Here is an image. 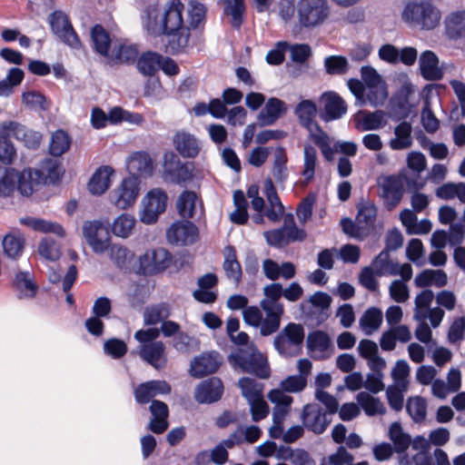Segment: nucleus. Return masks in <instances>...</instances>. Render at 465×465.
I'll return each mask as SVG.
<instances>
[{"mask_svg":"<svg viewBox=\"0 0 465 465\" xmlns=\"http://www.w3.org/2000/svg\"><path fill=\"white\" fill-rule=\"evenodd\" d=\"M125 166L133 177L151 176L154 170L153 160L145 151H136L130 153L125 160Z\"/></svg>","mask_w":465,"mask_h":465,"instance_id":"obj_20","label":"nucleus"},{"mask_svg":"<svg viewBox=\"0 0 465 465\" xmlns=\"http://www.w3.org/2000/svg\"><path fill=\"white\" fill-rule=\"evenodd\" d=\"M375 273L382 275H401L404 281H410L412 276V268L409 263L399 264L390 259L389 252L382 251L371 263Z\"/></svg>","mask_w":465,"mask_h":465,"instance_id":"obj_15","label":"nucleus"},{"mask_svg":"<svg viewBox=\"0 0 465 465\" xmlns=\"http://www.w3.org/2000/svg\"><path fill=\"white\" fill-rule=\"evenodd\" d=\"M406 409L411 419L416 422L422 421L426 418L427 402L422 397L415 396L410 398Z\"/></svg>","mask_w":465,"mask_h":465,"instance_id":"obj_63","label":"nucleus"},{"mask_svg":"<svg viewBox=\"0 0 465 465\" xmlns=\"http://www.w3.org/2000/svg\"><path fill=\"white\" fill-rule=\"evenodd\" d=\"M405 177L401 174L381 175L377 180L379 195L388 210L394 209L404 193Z\"/></svg>","mask_w":465,"mask_h":465,"instance_id":"obj_9","label":"nucleus"},{"mask_svg":"<svg viewBox=\"0 0 465 465\" xmlns=\"http://www.w3.org/2000/svg\"><path fill=\"white\" fill-rule=\"evenodd\" d=\"M83 235L95 253H104L108 250L110 238L101 222H85L83 224Z\"/></svg>","mask_w":465,"mask_h":465,"instance_id":"obj_16","label":"nucleus"},{"mask_svg":"<svg viewBox=\"0 0 465 465\" xmlns=\"http://www.w3.org/2000/svg\"><path fill=\"white\" fill-rule=\"evenodd\" d=\"M7 123L13 136L18 141L23 142L27 148L35 149L40 145L42 140L40 133L28 129L17 122L7 121Z\"/></svg>","mask_w":465,"mask_h":465,"instance_id":"obj_34","label":"nucleus"},{"mask_svg":"<svg viewBox=\"0 0 465 465\" xmlns=\"http://www.w3.org/2000/svg\"><path fill=\"white\" fill-rule=\"evenodd\" d=\"M361 80L365 86V104L373 107L384 104L389 96L388 86L382 76L371 66H362Z\"/></svg>","mask_w":465,"mask_h":465,"instance_id":"obj_7","label":"nucleus"},{"mask_svg":"<svg viewBox=\"0 0 465 465\" xmlns=\"http://www.w3.org/2000/svg\"><path fill=\"white\" fill-rule=\"evenodd\" d=\"M137 69L145 76L153 75L161 67V54L154 52H146L137 59Z\"/></svg>","mask_w":465,"mask_h":465,"instance_id":"obj_48","label":"nucleus"},{"mask_svg":"<svg viewBox=\"0 0 465 465\" xmlns=\"http://www.w3.org/2000/svg\"><path fill=\"white\" fill-rule=\"evenodd\" d=\"M419 66L420 74L426 80L441 79L443 73L439 66V58L434 52L427 50L421 53L419 58Z\"/></svg>","mask_w":465,"mask_h":465,"instance_id":"obj_29","label":"nucleus"},{"mask_svg":"<svg viewBox=\"0 0 465 465\" xmlns=\"http://www.w3.org/2000/svg\"><path fill=\"white\" fill-rule=\"evenodd\" d=\"M294 114L297 116L300 124L304 128L317 123L315 121L317 106L312 100H302L296 105Z\"/></svg>","mask_w":465,"mask_h":465,"instance_id":"obj_44","label":"nucleus"},{"mask_svg":"<svg viewBox=\"0 0 465 465\" xmlns=\"http://www.w3.org/2000/svg\"><path fill=\"white\" fill-rule=\"evenodd\" d=\"M2 247L5 255L15 259L24 251L25 238L20 232H9L3 238Z\"/></svg>","mask_w":465,"mask_h":465,"instance_id":"obj_43","label":"nucleus"},{"mask_svg":"<svg viewBox=\"0 0 465 465\" xmlns=\"http://www.w3.org/2000/svg\"><path fill=\"white\" fill-rule=\"evenodd\" d=\"M223 270L226 276L233 281L235 283H239L242 278V267L237 260L236 251L232 246H226L223 250Z\"/></svg>","mask_w":465,"mask_h":465,"instance_id":"obj_38","label":"nucleus"},{"mask_svg":"<svg viewBox=\"0 0 465 465\" xmlns=\"http://www.w3.org/2000/svg\"><path fill=\"white\" fill-rule=\"evenodd\" d=\"M264 190L269 203V207L266 210L265 215L273 223L279 222L283 215L284 207L271 179L264 181Z\"/></svg>","mask_w":465,"mask_h":465,"instance_id":"obj_30","label":"nucleus"},{"mask_svg":"<svg viewBox=\"0 0 465 465\" xmlns=\"http://www.w3.org/2000/svg\"><path fill=\"white\" fill-rule=\"evenodd\" d=\"M389 436L398 453L405 451L411 444V437L403 431L399 422H393L391 425Z\"/></svg>","mask_w":465,"mask_h":465,"instance_id":"obj_57","label":"nucleus"},{"mask_svg":"<svg viewBox=\"0 0 465 465\" xmlns=\"http://www.w3.org/2000/svg\"><path fill=\"white\" fill-rule=\"evenodd\" d=\"M434 294L430 290H424L415 297L413 319L415 321H422L427 319L428 311L433 301Z\"/></svg>","mask_w":465,"mask_h":465,"instance_id":"obj_52","label":"nucleus"},{"mask_svg":"<svg viewBox=\"0 0 465 465\" xmlns=\"http://www.w3.org/2000/svg\"><path fill=\"white\" fill-rule=\"evenodd\" d=\"M109 257L115 266L121 270H126L129 268L134 253L128 250L126 247L114 244L109 245Z\"/></svg>","mask_w":465,"mask_h":465,"instance_id":"obj_51","label":"nucleus"},{"mask_svg":"<svg viewBox=\"0 0 465 465\" xmlns=\"http://www.w3.org/2000/svg\"><path fill=\"white\" fill-rule=\"evenodd\" d=\"M224 5V14L231 16L232 26L240 28L245 11L244 0H225Z\"/></svg>","mask_w":465,"mask_h":465,"instance_id":"obj_59","label":"nucleus"},{"mask_svg":"<svg viewBox=\"0 0 465 465\" xmlns=\"http://www.w3.org/2000/svg\"><path fill=\"white\" fill-rule=\"evenodd\" d=\"M163 169L171 180L176 183L188 182L192 179V168L182 163L173 153H166L163 156Z\"/></svg>","mask_w":465,"mask_h":465,"instance_id":"obj_21","label":"nucleus"},{"mask_svg":"<svg viewBox=\"0 0 465 465\" xmlns=\"http://www.w3.org/2000/svg\"><path fill=\"white\" fill-rule=\"evenodd\" d=\"M444 29L448 38L458 40L465 37V10L450 12L444 18Z\"/></svg>","mask_w":465,"mask_h":465,"instance_id":"obj_26","label":"nucleus"},{"mask_svg":"<svg viewBox=\"0 0 465 465\" xmlns=\"http://www.w3.org/2000/svg\"><path fill=\"white\" fill-rule=\"evenodd\" d=\"M184 5L180 0L157 2L147 6L142 15L143 28L153 35H174L171 47L181 51L190 44L191 29H198L205 23L206 8L197 0L188 3V25L183 20Z\"/></svg>","mask_w":465,"mask_h":465,"instance_id":"obj_1","label":"nucleus"},{"mask_svg":"<svg viewBox=\"0 0 465 465\" xmlns=\"http://www.w3.org/2000/svg\"><path fill=\"white\" fill-rule=\"evenodd\" d=\"M304 340V329L301 324L288 323L274 339V347L284 357L298 355Z\"/></svg>","mask_w":465,"mask_h":465,"instance_id":"obj_8","label":"nucleus"},{"mask_svg":"<svg viewBox=\"0 0 465 465\" xmlns=\"http://www.w3.org/2000/svg\"><path fill=\"white\" fill-rule=\"evenodd\" d=\"M239 387L242 395L246 399L247 402L258 400L263 397V384L257 382L251 378H242L239 380Z\"/></svg>","mask_w":465,"mask_h":465,"instance_id":"obj_54","label":"nucleus"},{"mask_svg":"<svg viewBox=\"0 0 465 465\" xmlns=\"http://www.w3.org/2000/svg\"><path fill=\"white\" fill-rule=\"evenodd\" d=\"M18 177L16 189L25 196L31 195L36 187L42 183L41 174L35 173L31 168L25 169L22 173L18 172Z\"/></svg>","mask_w":465,"mask_h":465,"instance_id":"obj_42","label":"nucleus"},{"mask_svg":"<svg viewBox=\"0 0 465 465\" xmlns=\"http://www.w3.org/2000/svg\"><path fill=\"white\" fill-rule=\"evenodd\" d=\"M17 180H19L17 171L13 168H5L0 174V196H10L16 189Z\"/></svg>","mask_w":465,"mask_h":465,"instance_id":"obj_58","label":"nucleus"},{"mask_svg":"<svg viewBox=\"0 0 465 465\" xmlns=\"http://www.w3.org/2000/svg\"><path fill=\"white\" fill-rule=\"evenodd\" d=\"M137 55L138 50L135 46L125 44H114L107 58L114 64H129L134 62Z\"/></svg>","mask_w":465,"mask_h":465,"instance_id":"obj_39","label":"nucleus"},{"mask_svg":"<svg viewBox=\"0 0 465 465\" xmlns=\"http://www.w3.org/2000/svg\"><path fill=\"white\" fill-rule=\"evenodd\" d=\"M168 196L160 188L150 190L142 200L140 220L145 224L154 223L167 206Z\"/></svg>","mask_w":465,"mask_h":465,"instance_id":"obj_11","label":"nucleus"},{"mask_svg":"<svg viewBox=\"0 0 465 465\" xmlns=\"http://www.w3.org/2000/svg\"><path fill=\"white\" fill-rule=\"evenodd\" d=\"M171 262L172 255L166 249H148L138 258L137 272L144 275L157 274L167 269Z\"/></svg>","mask_w":465,"mask_h":465,"instance_id":"obj_10","label":"nucleus"},{"mask_svg":"<svg viewBox=\"0 0 465 465\" xmlns=\"http://www.w3.org/2000/svg\"><path fill=\"white\" fill-rule=\"evenodd\" d=\"M114 170L109 165L100 166L91 176L87 187L94 195L104 194L111 185V177Z\"/></svg>","mask_w":465,"mask_h":465,"instance_id":"obj_27","label":"nucleus"},{"mask_svg":"<svg viewBox=\"0 0 465 465\" xmlns=\"http://www.w3.org/2000/svg\"><path fill=\"white\" fill-rule=\"evenodd\" d=\"M357 401L365 413L369 416L383 414L386 411L383 403L368 392L361 391L357 395Z\"/></svg>","mask_w":465,"mask_h":465,"instance_id":"obj_56","label":"nucleus"},{"mask_svg":"<svg viewBox=\"0 0 465 465\" xmlns=\"http://www.w3.org/2000/svg\"><path fill=\"white\" fill-rule=\"evenodd\" d=\"M401 18L410 27L431 31L440 25L441 12L430 0H411L402 7Z\"/></svg>","mask_w":465,"mask_h":465,"instance_id":"obj_3","label":"nucleus"},{"mask_svg":"<svg viewBox=\"0 0 465 465\" xmlns=\"http://www.w3.org/2000/svg\"><path fill=\"white\" fill-rule=\"evenodd\" d=\"M11 135L13 133L7 121L0 123V162L5 164L12 163L16 157V150L8 139Z\"/></svg>","mask_w":465,"mask_h":465,"instance_id":"obj_35","label":"nucleus"},{"mask_svg":"<svg viewBox=\"0 0 465 465\" xmlns=\"http://www.w3.org/2000/svg\"><path fill=\"white\" fill-rule=\"evenodd\" d=\"M135 225L136 219L134 215L122 213L114 220L111 230L116 237L126 239L133 234Z\"/></svg>","mask_w":465,"mask_h":465,"instance_id":"obj_41","label":"nucleus"},{"mask_svg":"<svg viewBox=\"0 0 465 465\" xmlns=\"http://www.w3.org/2000/svg\"><path fill=\"white\" fill-rule=\"evenodd\" d=\"M321 117L325 122L341 118L347 112L344 100L335 92H325L320 97Z\"/></svg>","mask_w":465,"mask_h":465,"instance_id":"obj_18","label":"nucleus"},{"mask_svg":"<svg viewBox=\"0 0 465 465\" xmlns=\"http://www.w3.org/2000/svg\"><path fill=\"white\" fill-rule=\"evenodd\" d=\"M91 35L95 51L107 57L113 48L108 34L101 25H95Z\"/></svg>","mask_w":465,"mask_h":465,"instance_id":"obj_55","label":"nucleus"},{"mask_svg":"<svg viewBox=\"0 0 465 465\" xmlns=\"http://www.w3.org/2000/svg\"><path fill=\"white\" fill-rule=\"evenodd\" d=\"M296 9L298 23L304 28L323 25L331 15L328 0H299Z\"/></svg>","mask_w":465,"mask_h":465,"instance_id":"obj_6","label":"nucleus"},{"mask_svg":"<svg viewBox=\"0 0 465 465\" xmlns=\"http://www.w3.org/2000/svg\"><path fill=\"white\" fill-rule=\"evenodd\" d=\"M173 143L175 150L183 158H194L201 151V144L198 139L184 130L177 131L173 134Z\"/></svg>","mask_w":465,"mask_h":465,"instance_id":"obj_24","label":"nucleus"},{"mask_svg":"<svg viewBox=\"0 0 465 465\" xmlns=\"http://www.w3.org/2000/svg\"><path fill=\"white\" fill-rule=\"evenodd\" d=\"M307 349L310 355L315 360H325L334 352V347L328 335L323 331L310 332L306 340Z\"/></svg>","mask_w":465,"mask_h":465,"instance_id":"obj_19","label":"nucleus"},{"mask_svg":"<svg viewBox=\"0 0 465 465\" xmlns=\"http://www.w3.org/2000/svg\"><path fill=\"white\" fill-rule=\"evenodd\" d=\"M286 111L285 103L278 98H270L258 114L261 125L273 124Z\"/></svg>","mask_w":465,"mask_h":465,"instance_id":"obj_31","label":"nucleus"},{"mask_svg":"<svg viewBox=\"0 0 465 465\" xmlns=\"http://www.w3.org/2000/svg\"><path fill=\"white\" fill-rule=\"evenodd\" d=\"M411 368L405 360H399L396 361L394 368L391 371V377L393 385L399 386L401 389H407L409 384V376Z\"/></svg>","mask_w":465,"mask_h":465,"instance_id":"obj_64","label":"nucleus"},{"mask_svg":"<svg viewBox=\"0 0 465 465\" xmlns=\"http://www.w3.org/2000/svg\"><path fill=\"white\" fill-rule=\"evenodd\" d=\"M377 216V208L371 203H365L358 207L356 221L365 236L373 230Z\"/></svg>","mask_w":465,"mask_h":465,"instance_id":"obj_37","label":"nucleus"},{"mask_svg":"<svg viewBox=\"0 0 465 465\" xmlns=\"http://www.w3.org/2000/svg\"><path fill=\"white\" fill-rule=\"evenodd\" d=\"M14 287L18 292L19 298H33L38 289L29 272H17L14 279Z\"/></svg>","mask_w":465,"mask_h":465,"instance_id":"obj_40","label":"nucleus"},{"mask_svg":"<svg viewBox=\"0 0 465 465\" xmlns=\"http://www.w3.org/2000/svg\"><path fill=\"white\" fill-rule=\"evenodd\" d=\"M170 243L184 246L194 243L199 237L198 228L189 221H177L166 232Z\"/></svg>","mask_w":465,"mask_h":465,"instance_id":"obj_17","label":"nucleus"},{"mask_svg":"<svg viewBox=\"0 0 465 465\" xmlns=\"http://www.w3.org/2000/svg\"><path fill=\"white\" fill-rule=\"evenodd\" d=\"M223 392L222 381L217 378H211L197 386L194 398L199 403H212L218 401Z\"/></svg>","mask_w":465,"mask_h":465,"instance_id":"obj_25","label":"nucleus"},{"mask_svg":"<svg viewBox=\"0 0 465 465\" xmlns=\"http://www.w3.org/2000/svg\"><path fill=\"white\" fill-rule=\"evenodd\" d=\"M140 193L138 178L128 176L111 193V202L118 209L126 210L132 207Z\"/></svg>","mask_w":465,"mask_h":465,"instance_id":"obj_12","label":"nucleus"},{"mask_svg":"<svg viewBox=\"0 0 465 465\" xmlns=\"http://www.w3.org/2000/svg\"><path fill=\"white\" fill-rule=\"evenodd\" d=\"M394 137L389 141V146L394 151L406 150L412 145V126L403 121L394 127Z\"/></svg>","mask_w":465,"mask_h":465,"instance_id":"obj_33","label":"nucleus"},{"mask_svg":"<svg viewBox=\"0 0 465 465\" xmlns=\"http://www.w3.org/2000/svg\"><path fill=\"white\" fill-rule=\"evenodd\" d=\"M171 391L169 384L163 381H151L140 384L134 391L135 400L139 403H147L159 394H167Z\"/></svg>","mask_w":465,"mask_h":465,"instance_id":"obj_28","label":"nucleus"},{"mask_svg":"<svg viewBox=\"0 0 465 465\" xmlns=\"http://www.w3.org/2000/svg\"><path fill=\"white\" fill-rule=\"evenodd\" d=\"M267 397L269 401L274 404L272 417L278 420L285 419L291 411L293 398L287 395L280 389L270 391Z\"/></svg>","mask_w":465,"mask_h":465,"instance_id":"obj_32","label":"nucleus"},{"mask_svg":"<svg viewBox=\"0 0 465 465\" xmlns=\"http://www.w3.org/2000/svg\"><path fill=\"white\" fill-rule=\"evenodd\" d=\"M22 102L26 107L34 111H45L49 107L45 95L35 90L24 92Z\"/></svg>","mask_w":465,"mask_h":465,"instance_id":"obj_61","label":"nucleus"},{"mask_svg":"<svg viewBox=\"0 0 465 465\" xmlns=\"http://www.w3.org/2000/svg\"><path fill=\"white\" fill-rule=\"evenodd\" d=\"M353 122L360 132L380 130L387 124L386 114L382 110L359 111L354 114Z\"/></svg>","mask_w":465,"mask_h":465,"instance_id":"obj_22","label":"nucleus"},{"mask_svg":"<svg viewBox=\"0 0 465 465\" xmlns=\"http://www.w3.org/2000/svg\"><path fill=\"white\" fill-rule=\"evenodd\" d=\"M70 144L71 140L69 135L65 132L58 130L51 136L49 145L50 153L54 156H60L70 148Z\"/></svg>","mask_w":465,"mask_h":465,"instance_id":"obj_60","label":"nucleus"},{"mask_svg":"<svg viewBox=\"0 0 465 465\" xmlns=\"http://www.w3.org/2000/svg\"><path fill=\"white\" fill-rule=\"evenodd\" d=\"M382 321L381 310L371 307L363 312L359 320V325L365 335H371L380 329Z\"/></svg>","mask_w":465,"mask_h":465,"instance_id":"obj_36","label":"nucleus"},{"mask_svg":"<svg viewBox=\"0 0 465 465\" xmlns=\"http://www.w3.org/2000/svg\"><path fill=\"white\" fill-rule=\"evenodd\" d=\"M20 222L22 224H25L37 232L45 233L51 232L60 237L64 235L63 227L56 223L33 217L23 218Z\"/></svg>","mask_w":465,"mask_h":465,"instance_id":"obj_46","label":"nucleus"},{"mask_svg":"<svg viewBox=\"0 0 465 465\" xmlns=\"http://www.w3.org/2000/svg\"><path fill=\"white\" fill-rule=\"evenodd\" d=\"M33 170L35 173L41 174V183H45L47 180L55 181L61 174V168L57 160L49 158L42 162L39 169Z\"/></svg>","mask_w":465,"mask_h":465,"instance_id":"obj_62","label":"nucleus"},{"mask_svg":"<svg viewBox=\"0 0 465 465\" xmlns=\"http://www.w3.org/2000/svg\"><path fill=\"white\" fill-rule=\"evenodd\" d=\"M198 204V198L194 192H183L176 202V208L179 214L183 218H193L195 214Z\"/></svg>","mask_w":465,"mask_h":465,"instance_id":"obj_45","label":"nucleus"},{"mask_svg":"<svg viewBox=\"0 0 465 465\" xmlns=\"http://www.w3.org/2000/svg\"><path fill=\"white\" fill-rule=\"evenodd\" d=\"M233 203L235 209L230 213L231 222L236 224L246 223L249 218L247 212L248 203L242 191L234 192Z\"/></svg>","mask_w":465,"mask_h":465,"instance_id":"obj_50","label":"nucleus"},{"mask_svg":"<svg viewBox=\"0 0 465 465\" xmlns=\"http://www.w3.org/2000/svg\"><path fill=\"white\" fill-rule=\"evenodd\" d=\"M230 340L236 345H245L229 355V361L234 368L242 371L253 373L262 379L270 376L267 359L261 353L253 343H249V336L244 331L234 333Z\"/></svg>","mask_w":465,"mask_h":465,"instance_id":"obj_2","label":"nucleus"},{"mask_svg":"<svg viewBox=\"0 0 465 465\" xmlns=\"http://www.w3.org/2000/svg\"><path fill=\"white\" fill-rule=\"evenodd\" d=\"M221 365V357L217 352H205L195 357L190 367V374L195 378L215 372Z\"/></svg>","mask_w":465,"mask_h":465,"instance_id":"obj_23","label":"nucleus"},{"mask_svg":"<svg viewBox=\"0 0 465 465\" xmlns=\"http://www.w3.org/2000/svg\"><path fill=\"white\" fill-rule=\"evenodd\" d=\"M263 299L260 305L265 312V318L261 328V334L271 335L281 324V317L284 312L283 305L280 302L282 296V286L280 283H271L263 288Z\"/></svg>","mask_w":465,"mask_h":465,"instance_id":"obj_5","label":"nucleus"},{"mask_svg":"<svg viewBox=\"0 0 465 465\" xmlns=\"http://www.w3.org/2000/svg\"><path fill=\"white\" fill-rule=\"evenodd\" d=\"M24 76V72L20 68H11L5 78L0 81V96L7 97L11 95L15 87L22 83Z\"/></svg>","mask_w":465,"mask_h":465,"instance_id":"obj_53","label":"nucleus"},{"mask_svg":"<svg viewBox=\"0 0 465 465\" xmlns=\"http://www.w3.org/2000/svg\"><path fill=\"white\" fill-rule=\"evenodd\" d=\"M318 165V157L316 149L307 143L303 147V164L302 175L305 183H310L313 180L316 167Z\"/></svg>","mask_w":465,"mask_h":465,"instance_id":"obj_49","label":"nucleus"},{"mask_svg":"<svg viewBox=\"0 0 465 465\" xmlns=\"http://www.w3.org/2000/svg\"><path fill=\"white\" fill-rule=\"evenodd\" d=\"M158 328L141 329L135 331L134 337L138 341V355L140 358L155 368L161 370L167 364L166 347L161 341Z\"/></svg>","mask_w":465,"mask_h":465,"instance_id":"obj_4","label":"nucleus"},{"mask_svg":"<svg viewBox=\"0 0 465 465\" xmlns=\"http://www.w3.org/2000/svg\"><path fill=\"white\" fill-rule=\"evenodd\" d=\"M170 316V307L166 303H158L148 306L143 313V323L146 326L156 325Z\"/></svg>","mask_w":465,"mask_h":465,"instance_id":"obj_47","label":"nucleus"},{"mask_svg":"<svg viewBox=\"0 0 465 465\" xmlns=\"http://www.w3.org/2000/svg\"><path fill=\"white\" fill-rule=\"evenodd\" d=\"M329 416L320 405L308 403L302 410L301 420L305 429L320 435L326 430L331 421Z\"/></svg>","mask_w":465,"mask_h":465,"instance_id":"obj_14","label":"nucleus"},{"mask_svg":"<svg viewBox=\"0 0 465 465\" xmlns=\"http://www.w3.org/2000/svg\"><path fill=\"white\" fill-rule=\"evenodd\" d=\"M52 32L65 45L72 48H79L80 40L75 34L68 16L62 11L56 10L48 17Z\"/></svg>","mask_w":465,"mask_h":465,"instance_id":"obj_13","label":"nucleus"}]
</instances>
